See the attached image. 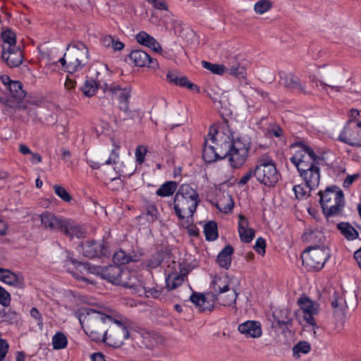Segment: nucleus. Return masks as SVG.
<instances>
[{
	"label": "nucleus",
	"instance_id": "30",
	"mask_svg": "<svg viewBox=\"0 0 361 361\" xmlns=\"http://www.w3.org/2000/svg\"><path fill=\"white\" fill-rule=\"evenodd\" d=\"M212 288L214 293L219 295L221 293H226L229 291V281L227 277L215 276L212 282Z\"/></svg>",
	"mask_w": 361,
	"mask_h": 361
},
{
	"label": "nucleus",
	"instance_id": "57",
	"mask_svg": "<svg viewBox=\"0 0 361 361\" xmlns=\"http://www.w3.org/2000/svg\"><path fill=\"white\" fill-rule=\"evenodd\" d=\"M256 174V169H250L249 171H247L240 179L238 184L239 185H245L252 177H255Z\"/></svg>",
	"mask_w": 361,
	"mask_h": 361
},
{
	"label": "nucleus",
	"instance_id": "13",
	"mask_svg": "<svg viewBox=\"0 0 361 361\" xmlns=\"http://www.w3.org/2000/svg\"><path fill=\"white\" fill-rule=\"evenodd\" d=\"M82 255L88 258H94L102 255L105 256L108 250L104 240L102 243L94 240H88L80 243Z\"/></svg>",
	"mask_w": 361,
	"mask_h": 361
},
{
	"label": "nucleus",
	"instance_id": "36",
	"mask_svg": "<svg viewBox=\"0 0 361 361\" xmlns=\"http://www.w3.org/2000/svg\"><path fill=\"white\" fill-rule=\"evenodd\" d=\"M8 89L11 97L16 100L22 101L26 95V92L23 90V84L20 81L14 80L10 84Z\"/></svg>",
	"mask_w": 361,
	"mask_h": 361
},
{
	"label": "nucleus",
	"instance_id": "59",
	"mask_svg": "<svg viewBox=\"0 0 361 361\" xmlns=\"http://www.w3.org/2000/svg\"><path fill=\"white\" fill-rule=\"evenodd\" d=\"M238 233L245 232V230H249V221L248 219L243 215L240 214L238 216Z\"/></svg>",
	"mask_w": 361,
	"mask_h": 361
},
{
	"label": "nucleus",
	"instance_id": "12",
	"mask_svg": "<svg viewBox=\"0 0 361 361\" xmlns=\"http://www.w3.org/2000/svg\"><path fill=\"white\" fill-rule=\"evenodd\" d=\"M64 267H67L68 271L75 278L82 281H87V279L80 274H82L83 271L94 274L92 271L94 268H97V266H91L89 263H82L76 260L71 257L69 252H67V259L64 262Z\"/></svg>",
	"mask_w": 361,
	"mask_h": 361
},
{
	"label": "nucleus",
	"instance_id": "16",
	"mask_svg": "<svg viewBox=\"0 0 361 361\" xmlns=\"http://www.w3.org/2000/svg\"><path fill=\"white\" fill-rule=\"evenodd\" d=\"M1 57L10 68L18 67L23 61V54L20 47L6 48L2 46Z\"/></svg>",
	"mask_w": 361,
	"mask_h": 361
},
{
	"label": "nucleus",
	"instance_id": "52",
	"mask_svg": "<svg viewBox=\"0 0 361 361\" xmlns=\"http://www.w3.org/2000/svg\"><path fill=\"white\" fill-rule=\"evenodd\" d=\"M147 152V149L144 145H139L135 149V159L139 164H142L145 161V155Z\"/></svg>",
	"mask_w": 361,
	"mask_h": 361
},
{
	"label": "nucleus",
	"instance_id": "22",
	"mask_svg": "<svg viewBox=\"0 0 361 361\" xmlns=\"http://www.w3.org/2000/svg\"><path fill=\"white\" fill-rule=\"evenodd\" d=\"M295 145L301 147V151L292 157L295 158L297 162L303 160L312 163L314 165H319V161L321 160V158L316 155L314 151L310 147L302 142H296Z\"/></svg>",
	"mask_w": 361,
	"mask_h": 361
},
{
	"label": "nucleus",
	"instance_id": "35",
	"mask_svg": "<svg viewBox=\"0 0 361 361\" xmlns=\"http://www.w3.org/2000/svg\"><path fill=\"white\" fill-rule=\"evenodd\" d=\"M205 239L207 241H214L218 238L217 224L214 221H209L204 226Z\"/></svg>",
	"mask_w": 361,
	"mask_h": 361
},
{
	"label": "nucleus",
	"instance_id": "63",
	"mask_svg": "<svg viewBox=\"0 0 361 361\" xmlns=\"http://www.w3.org/2000/svg\"><path fill=\"white\" fill-rule=\"evenodd\" d=\"M147 264L149 268L155 269L161 264V262L155 254L149 259L147 260Z\"/></svg>",
	"mask_w": 361,
	"mask_h": 361
},
{
	"label": "nucleus",
	"instance_id": "51",
	"mask_svg": "<svg viewBox=\"0 0 361 361\" xmlns=\"http://www.w3.org/2000/svg\"><path fill=\"white\" fill-rule=\"evenodd\" d=\"M2 317L5 321L9 322L10 324H13L18 322L20 319V315L16 312L8 310V311H4L2 312Z\"/></svg>",
	"mask_w": 361,
	"mask_h": 361
},
{
	"label": "nucleus",
	"instance_id": "56",
	"mask_svg": "<svg viewBox=\"0 0 361 361\" xmlns=\"http://www.w3.org/2000/svg\"><path fill=\"white\" fill-rule=\"evenodd\" d=\"M157 257L160 259L161 263L164 262L166 259H169L171 258V250L168 247H162L156 253Z\"/></svg>",
	"mask_w": 361,
	"mask_h": 361
},
{
	"label": "nucleus",
	"instance_id": "18",
	"mask_svg": "<svg viewBox=\"0 0 361 361\" xmlns=\"http://www.w3.org/2000/svg\"><path fill=\"white\" fill-rule=\"evenodd\" d=\"M166 79L170 83L176 86L185 87L197 93L200 92V88L197 85L190 82L186 76L181 75L176 70L169 71L166 74Z\"/></svg>",
	"mask_w": 361,
	"mask_h": 361
},
{
	"label": "nucleus",
	"instance_id": "29",
	"mask_svg": "<svg viewBox=\"0 0 361 361\" xmlns=\"http://www.w3.org/2000/svg\"><path fill=\"white\" fill-rule=\"evenodd\" d=\"M303 241H306L307 243H312V245H324V241L325 240V237L324 233L317 230H311L307 229L302 235Z\"/></svg>",
	"mask_w": 361,
	"mask_h": 361
},
{
	"label": "nucleus",
	"instance_id": "10",
	"mask_svg": "<svg viewBox=\"0 0 361 361\" xmlns=\"http://www.w3.org/2000/svg\"><path fill=\"white\" fill-rule=\"evenodd\" d=\"M110 323L116 326L112 327L110 331L107 330L106 341H103L114 348L120 347L125 340L129 338L128 322L127 319H117L113 318Z\"/></svg>",
	"mask_w": 361,
	"mask_h": 361
},
{
	"label": "nucleus",
	"instance_id": "15",
	"mask_svg": "<svg viewBox=\"0 0 361 361\" xmlns=\"http://www.w3.org/2000/svg\"><path fill=\"white\" fill-rule=\"evenodd\" d=\"M280 83L293 92L305 95L312 94L310 91L306 90L305 84H302L300 80L292 73L285 74L283 76H281Z\"/></svg>",
	"mask_w": 361,
	"mask_h": 361
},
{
	"label": "nucleus",
	"instance_id": "41",
	"mask_svg": "<svg viewBox=\"0 0 361 361\" xmlns=\"http://www.w3.org/2000/svg\"><path fill=\"white\" fill-rule=\"evenodd\" d=\"M130 93V88L128 87H123V90L119 92V109L122 111H127L128 109Z\"/></svg>",
	"mask_w": 361,
	"mask_h": 361
},
{
	"label": "nucleus",
	"instance_id": "4",
	"mask_svg": "<svg viewBox=\"0 0 361 361\" xmlns=\"http://www.w3.org/2000/svg\"><path fill=\"white\" fill-rule=\"evenodd\" d=\"M319 203L323 214L328 221L333 216L341 215L345 206L344 194L337 186L327 187L324 191H319Z\"/></svg>",
	"mask_w": 361,
	"mask_h": 361
},
{
	"label": "nucleus",
	"instance_id": "43",
	"mask_svg": "<svg viewBox=\"0 0 361 361\" xmlns=\"http://www.w3.org/2000/svg\"><path fill=\"white\" fill-rule=\"evenodd\" d=\"M183 281V278L180 275L170 274L166 279V287L169 290H173L180 286Z\"/></svg>",
	"mask_w": 361,
	"mask_h": 361
},
{
	"label": "nucleus",
	"instance_id": "2",
	"mask_svg": "<svg viewBox=\"0 0 361 361\" xmlns=\"http://www.w3.org/2000/svg\"><path fill=\"white\" fill-rule=\"evenodd\" d=\"M200 202L198 192L189 184L180 185L174 196L173 208L179 220H183L187 215L188 226L192 224L188 218H192Z\"/></svg>",
	"mask_w": 361,
	"mask_h": 361
},
{
	"label": "nucleus",
	"instance_id": "50",
	"mask_svg": "<svg viewBox=\"0 0 361 361\" xmlns=\"http://www.w3.org/2000/svg\"><path fill=\"white\" fill-rule=\"evenodd\" d=\"M305 187H306L305 185H302V184L293 186V190L294 191L295 197L298 200L307 198L310 196V192H309V190L306 191L305 190Z\"/></svg>",
	"mask_w": 361,
	"mask_h": 361
},
{
	"label": "nucleus",
	"instance_id": "53",
	"mask_svg": "<svg viewBox=\"0 0 361 361\" xmlns=\"http://www.w3.org/2000/svg\"><path fill=\"white\" fill-rule=\"evenodd\" d=\"M255 230L250 228L249 230H245V232L239 233L240 240L243 243H249L255 238Z\"/></svg>",
	"mask_w": 361,
	"mask_h": 361
},
{
	"label": "nucleus",
	"instance_id": "25",
	"mask_svg": "<svg viewBox=\"0 0 361 361\" xmlns=\"http://www.w3.org/2000/svg\"><path fill=\"white\" fill-rule=\"evenodd\" d=\"M0 281L18 288H23L24 286V280L22 276L3 268H0Z\"/></svg>",
	"mask_w": 361,
	"mask_h": 361
},
{
	"label": "nucleus",
	"instance_id": "55",
	"mask_svg": "<svg viewBox=\"0 0 361 361\" xmlns=\"http://www.w3.org/2000/svg\"><path fill=\"white\" fill-rule=\"evenodd\" d=\"M255 251L261 255H264L265 254L266 249V241L263 238H258L256 240L255 245L254 246Z\"/></svg>",
	"mask_w": 361,
	"mask_h": 361
},
{
	"label": "nucleus",
	"instance_id": "1",
	"mask_svg": "<svg viewBox=\"0 0 361 361\" xmlns=\"http://www.w3.org/2000/svg\"><path fill=\"white\" fill-rule=\"evenodd\" d=\"M85 334L92 341H106V323H110L113 317L87 307H80L75 313Z\"/></svg>",
	"mask_w": 361,
	"mask_h": 361
},
{
	"label": "nucleus",
	"instance_id": "23",
	"mask_svg": "<svg viewBox=\"0 0 361 361\" xmlns=\"http://www.w3.org/2000/svg\"><path fill=\"white\" fill-rule=\"evenodd\" d=\"M211 293H208L204 295L202 293H193L190 297V300L199 307L200 312H210L214 307V304L211 301V296H209Z\"/></svg>",
	"mask_w": 361,
	"mask_h": 361
},
{
	"label": "nucleus",
	"instance_id": "64",
	"mask_svg": "<svg viewBox=\"0 0 361 361\" xmlns=\"http://www.w3.org/2000/svg\"><path fill=\"white\" fill-rule=\"evenodd\" d=\"M118 147L111 150V154L107 160L105 161V164H113L116 163V160L118 158V153L117 150Z\"/></svg>",
	"mask_w": 361,
	"mask_h": 361
},
{
	"label": "nucleus",
	"instance_id": "28",
	"mask_svg": "<svg viewBox=\"0 0 361 361\" xmlns=\"http://www.w3.org/2000/svg\"><path fill=\"white\" fill-rule=\"evenodd\" d=\"M226 293V295L221 293L219 294V295H216L215 293H211L209 296H211V301L213 302V303H214L215 301H218L220 305L224 306H231V305L235 304L238 297V294L235 290H229Z\"/></svg>",
	"mask_w": 361,
	"mask_h": 361
},
{
	"label": "nucleus",
	"instance_id": "34",
	"mask_svg": "<svg viewBox=\"0 0 361 361\" xmlns=\"http://www.w3.org/2000/svg\"><path fill=\"white\" fill-rule=\"evenodd\" d=\"M177 187L178 184L176 181H167L156 191V195L159 197H169L174 193Z\"/></svg>",
	"mask_w": 361,
	"mask_h": 361
},
{
	"label": "nucleus",
	"instance_id": "46",
	"mask_svg": "<svg viewBox=\"0 0 361 361\" xmlns=\"http://www.w3.org/2000/svg\"><path fill=\"white\" fill-rule=\"evenodd\" d=\"M272 7V4L269 0H260L255 4L254 9L257 14H263Z\"/></svg>",
	"mask_w": 361,
	"mask_h": 361
},
{
	"label": "nucleus",
	"instance_id": "44",
	"mask_svg": "<svg viewBox=\"0 0 361 361\" xmlns=\"http://www.w3.org/2000/svg\"><path fill=\"white\" fill-rule=\"evenodd\" d=\"M113 260L116 264V265L126 264L130 262L135 261L133 259L132 256L126 254L123 250H120L114 254Z\"/></svg>",
	"mask_w": 361,
	"mask_h": 361
},
{
	"label": "nucleus",
	"instance_id": "40",
	"mask_svg": "<svg viewBox=\"0 0 361 361\" xmlns=\"http://www.w3.org/2000/svg\"><path fill=\"white\" fill-rule=\"evenodd\" d=\"M80 90L85 96L90 97L95 94L97 90V84L94 80H87Z\"/></svg>",
	"mask_w": 361,
	"mask_h": 361
},
{
	"label": "nucleus",
	"instance_id": "24",
	"mask_svg": "<svg viewBox=\"0 0 361 361\" xmlns=\"http://www.w3.org/2000/svg\"><path fill=\"white\" fill-rule=\"evenodd\" d=\"M238 331L245 334L247 337L259 338L262 336V327L259 322L248 320L240 324L238 328Z\"/></svg>",
	"mask_w": 361,
	"mask_h": 361
},
{
	"label": "nucleus",
	"instance_id": "45",
	"mask_svg": "<svg viewBox=\"0 0 361 361\" xmlns=\"http://www.w3.org/2000/svg\"><path fill=\"white\" fill-rule=\"evenodd\" d=\"M202 65L204 68L217 75H223L226 71V68L224 65L212 63L206 61H202Z\"/></svg>",
	"mask_w": 361,
	"mask_h": 361
},
{
	"label": "nucleus",
	"instance_id": "27",
	"mask_svg": "<svg viewBox=\"0 0 361 361\" xmlns=\"http://www.w3.org/2000/svg\"><path fill=\"white\" fill-rule=\"evenodd\" d=\"M233 252L234 249L231 245H226L217 255V264L221 268L228 269L231 264Z\"/></svg>",
	"mask_w": 361,
	"mask_h": 361
},
{
	"label": "nucleus",
	"instance_id": "11",
	"mask_svg": "<svg viewBox=\"0 0 361 361\" xmlns=\"http://www.w3.org/2000/svg\"><path fill=\"white\" fill-rule=\"evenodd\" d=\"M300 308L302 310L304 319L313 328H317V322L314 317L319 314V304L311 300L305 294H302L297 301Z\"/></svg>",
	"mask_w": 361,
	"mask_h": 361
},
{
	"label": "nucleus",
	"instance_id": "58",
	"mask_svg": "<svg viewBox=\"0 0 361 361\" xmlns=\"http://www.w3.org/2000/svg\"><path fill=\"white\" fill-rule=\"evenodd\" d=\"M152 6L159 10H168V6L165 0H147Z\"/></svg>",
	"mask_w": 361,
	"mask_h": 361
},
{
	"label": "nucleus",
	"instance_id": "19",
	"mask_svg": "<svg viewBox=\"0 0 361 361\" xmlns=\"http://www.w3.org/2000/svg\"><path fill=\"white\" fill-rule=\"evenodd\" d=\"M273 317L276 326L282 329V332L290 331V329L293 325L291 312L288 308H281L273 313Z\"/></svg>",
	"mask_w": 361,
	"mask_h": 361
},
{
	"label": "nucleus",
	"instance_id": "3",
	"mask_svg": "<svg viewBox=\"0 0 361 361\" xmlns=\"http://www.w3.org/2000/svg\"><path fill=\"white\" fill-rule=\"evenodd\" d=\"M90 61L87 47L80 41L70 42L63 57L59 62L63 68L69 73L81 71Z\"/></svg>",
	"mask_w": 361,
	"mask_h": 361
},
{
	"label": "nucleus",
	"instance_id": "33",
	"mask_svg": "<svg viewBox=\"0 0 361 361\" xmlns=\"http://www.w3.org/2000/svg\"><path fill=\"white\" fill-rule=\"evenodd\" d=\"M217 154H219V159H228L231 157L232 149L231 146V137L228 136L227 138L218 145L216 148Z\"/></svg>",
	"mask_w": 361,
	"mask_h": 361
},
{
	"label": "nucleus",
	"instance_id": "60",
	"mask_svg": "<svg viewBox=\"0 0 361 361\" xmlns=\"http://www.w3.org/2000/svg\"><path fill=\"white\" fill-rule=\"evenodd\" d=\"M267 133L270 135H273L276 137L282 136L283 133V129L277 124L271 126L270 128L268 129Z\"/></svg>",
	"mask_w": 361,
	"mask_h": 361
},
{
	"label": "nucleus",
	"instance_id": "31",
	"mask_svg": "<svg viewBox=\"0 0 361 361\" xmlns=\"http://www.w3.org/2000/svg\"><path fill=\"white\" fill-rule=\"evenodd\" d=\"M337 228L341 233L348 240H353L358 238V232L348 222H341L337 224Z\"/></svg>",
	"mask_w": 361,
	"mask_h": 361
},
{
	"label": "nucleus",
	"instance_id": "37",
	"mask_svg": "<svg viewBox=\"0 0 361 361\" xmlns=\"http://www.w3.org/2000/svg\"><path fill=\"white\" fill-rule=\"evenodd\" d=\"M310 80L312 82H314L317 87L320 86L322 87V90L325 92L327 94H329L328 88H331L332 90L337 92H341L343 89V86L341 85L327 84L324 81L317 79L315 75H310Z\"/></svg>",
	"mask_w": 361,
	"mask_h": 361
},
{
	"label": "nucleus",
	"instance_id": "48",
	"mask_svg": "<svg viewBox=\"0 0 361 361\" xmlns=\"http://www.w3.org/2000/svg\"><path fill=\"white\" fill-rule=\"evenodd\" d=\"M226 71L230 75H234L239 79L245 78L246 69L243 66L240 65L233 66Z\"/></svg>",
	"mask_w": 361,
	"mask_h": 361
},
{
	"label": "nucleus",
	"instance_id": "61",
	"mask_svg": "<svg viewBox=\"0 0 361 361\" xmlns=\"http://www.w3.org/2000/svg\"><path fill=\"white\" fill-rule=\"evenodd\" d=\"M8 347L9 345L6 340L0 339V361L6 357Z\"/></svg>",
	"mask_w": 361,
	"mask_h": 361
},
{
	"label": "nucleus",
	"instance_id": "9",
	"mask_svg": "<svg viewBox=\"0 0 361 361\" xmlns=\"http://www.w3.org/2000/svg\"><path fill=\"white\" fill-rule=\"evenodd\" d=\"M290 161L296 166L300 176L305 183L306 188H309V192L319 186L320 180L319 165H314L312 163L303 160L297 162L295 157H290Z\"/></svg>",
	"mask_w": 361,
	"mask_h": 361
},
{
	"label": "nucleus",
	"instance_id": "6",
	"mask_svg": "<svg viewBox=\"0 0 361 361\" xmlns=\"http://www.w3.org/2000/svg\"><path fill=\"white\" fill-rule=\"evenodd\" d=\"M255 169V178L261 184L269 188H273L278 183L280 173L278 172L276 164L271 157L264 156L259 158L257 161Z\"/></svg>",
	"mask_w": 361,
	"mask_h": 361
},
{
	"label": "nucleus",
	"instance_id": "54",
	"mask_svg": "<svg viewBox=\"0 0 361 361\" xmlns=\"http://www.w3.org/2000/svg\"><path fill=\"white\" fill-rule=\"evenodd\" d=\"M11 302V295L3 287L0 286V304L8 307Z\"/></svg>",
	"mask_w": 361,
	"mask_h": 361
},
{
	"label": "nucleus",
	"instance_id": "8",
	"mask_svg": "<svg viewBox=\"0 0 361 361\" xmlns=\"http://www.w3.org/2000/svg\"><path fill=\"white\" fill-rule=\"evenodd\" d=\"M232 149L231 157H229L230 166L233 169H239L243 166L249 156L251 147V138L247 135H239L231 138Z\"/></svg>",
	"mask_w": 361,
	"mask_h": 361
},
{
	"label": "nucleus",
	"instance_id": "20",
	"mask_svg": "<svg viewBox=\"0 0 361 361\" xmlns=\"http://www.w3.org/2000/svg\"><path fill=\"white\" fill-rule=\"evenodd\" d=\"M61 233L71 238H73V237L80 238L85 236L86 231L81 225L78 224L73 220L71 219H64Z\"/></svg>",
	"mask_w": 361,
	"mask_h": 361
},
{
	"label": "nucleus",
	"instance_id": "62",
	"mask_svg": "<svg viewBox=\"0 0 361 361\" xmlns=\"http://www.w3.org/2000/svg\"><path fill=\"white\" fill-rule=\"evenodd\" d=\"M360 177L359 173H355L353 175H348L343 181V186L345 188H349L353 182L357 180Z\"/></svg>",
	"mask_w": 361,
	"mask_h": 361
},
{
	"label": "nucleus",
	"instance_id": "17",
	"mask_svg": "<svg viewBox=\"0 0 361 361\" xmlns=\"http://www.w3.org/2000/svg\"><path fill=\"white\" fill-rule=\"evenodd\" d=\"M129 58L138 67H148L151 68H158V62L156 59L152 58L147 52L137 49L132 51L129 54Z\"/></svg>",
	"mask_w": 361,
	"mask_h": 361
},
{
	"label": "nucleus",
	"instance_id": "21",
	"mask_svg": "<svg viewBox=\"0 0 361 361\" xmlns=\"http://www.w3.org/2000/svg\"><path fill=\"white\" fill-rule=\"evenodd\" d=\"M40 219L44 228L61 232L64 219L58 218L55 214L45 211L41 214Z\"/></svg>",
	"mask_w": 361,
	"mask_h": 361
},
{
	"label": "nucleus",
	"instance_id": "26",
	"mask_svg": "<svg viewBox=\"0 0 361 361\" xmlns=\"http://www.w3.org/2000/svg\"><path fill=\"white\" fill-rule=\"evenodd\" d=\"M137 42L143 46L150 48L155 52L161 51L159 43L151 35L144 31L140 32L135 37Z\"/></svg>",
	"mask_w": 361,
	"mask_h": 361
},
{
	"label": "nucleus",
	"instance_id": "47",
	"mask_svg": "<svg viewBox=\"0 0 361 361\" xmlns=\"http://www.w3.org/2000/svg\"><path fill=\"white\" fill-rule=\"evenodd\" d=\"M310 344L307 341H300L293 348V352L294 355L300 353L307 354L310 351Z\"/></svg>",
	"mask_w": 361,
	"mask_h": 361
},
{
	"label": "nucleus",
	"instance_id": "42",
	"mask_svg": "<svg viewBox=\"0 0 361 361\" xmlns=\"http://www.w3.org/2000/svg\"><path fill=\"white\" fill-rule=\"evenodd\" d=\"M158 215L159 212L156 206L154 204H149L147 206L145 212H143L140 217H143L147 221L152 223L157 219Z\"/></svg>",
	"mask_w": 361,
	"mask_h": 361
},
{
	"label": "nucleus",
	"instance_id": "7",
	"mask_svg": "<svg viewBox=\"0 0 361 361\" xmlns=\"http://www.w3.org/2000/svg\"><path fill=\"white\" fill-rule=\"evenodd\" d=\"M330 257L329 248L326 245H314L306 248L301 256L302 264L308 270L319 271Z\"/></svg>",
	"mask_w": 361,
	"mask_h": 361
},
{
	"label": "nucleus",
	"instance_id": "49",
	"mask_svg": "<svg viewBox=\"0 0 361 361\" xmlns=\"http://www.w3.org/2000/svg\"><path fill=\"white\" fill-rule=\"evenodd\" d=\"M54 192L64 202H69L72 200L71 195L62 186L55 185L54 186Z\"/></svg>",
	"mask_w": 361,
	"mask_h": 361
},
{
	"label": "nucleus",
	"instance_id": "38",
	"mask_svg": "<svg viewBox=\"0 0 361 361\" xmlns=\"http://www.w3.org/2000/svg\"><path fill=\"white\" fill-rule=\"evenodd\" d=\"M1 37L4 43L8 44L7 48L18 47L16 46V35L11 28H6L1 33Z\"/></svg>",
	"mask_w": 361,
	"mask_h": 361
},
{
	"label": "nucleus",
	"instance_id": "39",
	"mask_svg": "<svg viewBox=\"0 0 361 361\" xmlns=\"http://www.w3.org/2000/svg\"><path fill=\"white\" fill-rule=\"evenodd\" d=\"M67 338L62 332H56L52 338V345L54 350L63 349L67 346Z\"/></svg>",
	"mask_w": 361,
	"mask_h": 361
},
{
	"label": "nucleus",
	"instance_id": "32",
	"mask_svg": "<svg viewBox=\"0 0 361 361\" xmlns=\"http://www.w3.org/2000/svg\"><path fill=\"white\" fill-rule=\"evenodd\" d=\"M207 141L205 138L202 157L205 162L212 163L219 159V154L214 146L207 145Z\"/></svg>",
	"mask_w": 361,
	"mask_h": 361
},
{
	"label": "nucleus",
	"instance_id": "5",
	"mask_svg": "<svg viewBox=\"0 0 361 361\" xmlns=\"http://www.w3.org/2000/svg\"><path fill=\"white\" fill-rule=\"evenodd\" d=\"M92 271L94 274L99 275L102 279L114 285L138 290L135 277L129 270L123 269L119 265L97 266Z\"/></svg>",
	"mask_w": 361,
	"mask_h": 361
},
{
	"label": "nucleus",
	"instance_id": "14",
	"mask_svg": "<svg viewBox=\"0 0 361 361\" xmlns=\"http://www.w3.org/2000/svg\"><path fill=\"white\" fill-rule=\"evenodd\" d=\"M355 123L354 120H349L341 133L338 140L352 147H361V137L359 135L358 130L352 127Z\"/></svg>",
	"mask_w": 361,
	"mask_h": 361
}]
</instances>
